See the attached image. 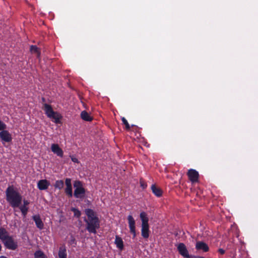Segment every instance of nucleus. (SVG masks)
<instances>
[{
  "instance_id": "nucleus-16",
  "label": "nucleus",
  "mask_w": 258,
  "mask_h": 258,
  "mask_svg": "<svg viewBox=\"0 0 258 258\" xmlns=\"http://www.w3.org/2000/svg\"><path fill=\"white\" fill-rule=\"evenodd\" d=\"M58 255L59 258L67 257V249L64 244H62L59 247Z\"/></svg>"
},
{
  "instance_id": "nucleus-30",
  "label": "nucleus",
  "mask_w": 258,
  "mask_h": 258,
  "mask_svg": "<svg viewBox=\"0 0 258 258\" xmlns=\"http://www.w3.org/2000/svg\"><path fill=\"white\" fill-rule=\"evenodd\" d=\"M69 243L71 245H76L77 242L75 238L73 236H71L70 240H69Z\"/></svg>"
},
{
  "instance_id": "nucleus-22",
  "label": "nucleus",
  "mask_w": 258,
  "mask_h": 258,
  "mask_svg": "<svg viewBox=\"0 0 258 258\" xmlns=\"http://www.w3.org/2000/svg\"><path fill=\"white\" fill-rule=\"evenodd\" d=\"M64 186V182L62 180H57L54 184V187L56 189H61Z\"/></svg>"
},
{
  "instance_id": "nucleus-26",
  "label": "nucleus",
  "mask_w": 258,
  "mask_h": 258,
  "mask_svg": "<svg viewBox=\"0 0 258 258\" xmlns=\"http://www.w3.org/2000/svg\"><path fill=\"white\" fill-rule=\"evenodd\" d=\"M121 120L122 121L123 124H124L125 126V129L126 130H129L131 127L125 118L124 117H121Z\"/></svg>"
},
{
  "instance_id": "nucleus-33",
  "label": "nucleus",
  "mask_w": 258,
  "mask_h": 258,
  "mask_svg": "<svg viewBox=\"0 0 258 258\" xmlns=\"http://www.w3.org/2000/svg\"><path fill=\"white\" fill-rule=\"evenodd\" d=\"M29 202L28 200H23V205L24 206H27L29 204Z\"/></svg>"
},
{
  "instance_id": "nucleus-28",
  "label": "nucleus",
  "mask_w": 258,
  "mask_h": 258,
  "mask_svg": "<svg viewBox=\"0 0 258 258\" xmlns=\"http://www.w3.org/2000/svg\"><path fill=\"white\" fill-rule=\"evenodd\" d=\"M7 125L0 120V132L6 129Z\"/></svg>"
},
{
  "instance_id": "nucleus-10",
  "label": "nucleus",
  "mask_w": 258,
  "mask_h": 258,
  "mask_svg": "<svg viewBox=\"0 0 258 258\" xmlns=\"http://www.w3.org/2000/svg\"><path fill=\"white\" fill-rule=\"evenodd\" d=\"M51 151L57 156L62 157L63 152L57 144H52L51 146Z\"/></svg>"
},
{
  "instance_id": "nucleus-31",
  "label": "nucleus",
  "mask_w": 258,
  "mask_h": 258,
  "mask_svg": "<svg viewBox=\"0 0 258 258\" xmlns=\"http://www.w3.org/2000/svg\"><path fill=\"white\" fill-rule=\"evenodd\" d=\"M71 160L74 163H79L78 159L74 156L71 157Z\"/></svg>"
},
{
  "instance_id": "nucleus-37",
  "label": "nucleus",
  "mask_w": 258,
  "mask_h": 258,
  "mask_svg": "<svg viewBox=\"0 0 258 258\" xmlns=\"http://www.w3.org/2000/svg\"><path fill=\"white\" fill-rule=\"evenodd\" d=\"M2 245H1V244H0V251H1V250H2Z\"/></svg>"
},
{
  "instance_id": "nucleus-24",
  "label": "nucleus",
  "mask_w": 258,
  "mask_h": 258,
  "mask_svg": "<svg viewBox=\"0 0 258 258\" xmlns=\"http://www.w3.org/2000/svg\"><path fill=\"white\" fill-rule=\"evenodd\" d=\"M30 50L32 53H36L38 55H39L40 54L39 48L36 45H31L30 46Z\"/></svg>"
},
{
  "instance_id": "nucleus-5",
  "label": "nucleus",
  "mask_w": 258,
  "mask_h": 258,
  "mask_svg": "<svg viewBox=\"0 0 258 258\" xmlns=\"http://www.w3.org/2000/svg\"><path fill=\"white\" fill-rule=\"evenodd\" d=\"M0 139L3 145L5 143H10L12 141L11 134L6 129L0 132Z\"/></svg>"
},
{
  "instance_id": "nucleus-11",
  "label": "nucleus",
  "mask_w": 258,
  "mask_h": 258,
  "mask_svg": "<svg viewBox=\"0 0 258 258\" xmlns=\"http://www.w3.org/2000/svg\"><path fill=\"white\" fill-rule=\"evenodd\" d=\"M85 189L83 187H77L75 189L74 196L76 198L82 199L85 196Z\"/></svg>"
},
{
  "instance_id": "nucleus-17",
  "label": "nucleus",
  "mask_w": 258,
  "mask_h": 258,
  "mask_svg": "<svg viewBox=\"0 0 258 258\" xmlns=\"http://www.w3.org/2000/svg\"><path fill=\"white\" fill-rule=\"evenodd\" d=\"M114 243L119 249L120 250H123L124 247L123 242L122 238L118 235H116Z\"/></svg>"
},
{
  "instance_id": "nucleus-12",
  "label": "nucleus",
  "mask_w": 258,
  "mask_h": 258,
  "mask_svg": "<svg viewBox=\"0 0 258 258\" xmlns=\"http://www.w3.org/2000/svg\"><path fill=\"white\" fill-rule=\"evenodd\" d=\"M42 109L48 118L50 117V116L54 113V111H53L52 106L47 103H43Z\"/></svg>"
},
{
  "instance_id": "nucleus-18",
  "label": "nucleus",
  "mask_w": 258,
  "mask_h": 258,
  "mask_svg": "<svg viewBox=\"0 0 258 258\" xmlns=\"http://www.w3.org/2000/svg\"><path fill=\"white\" fill-rule=\"evenodd\" d=\"M151 189L153 193L157 197H160L162 196L163 194L162 189L157 187L155 184L152 185Z\"/></svg>"
},
{
  "instance_id": "nucleus-2",
  "label": "nucleus",
  "mask_w": 258,
  "mask_h": 258,
  "mask_svg": "<svg viewBox=\"0 0 258 258\" xmlns=\"http://www.w3.org/2000/svg\"><path fill=\"white\" fill-rule=\"evenodd\" d=\"M85 214L87 216V219H85L84 221L86 223V229L90 233L96 234L97 230L100 227V220L96 212L91 209H86L85 210Z\"/></svg>"
},
{
  "instance_id": "nucleus-25",
  "label": "nucleus",
  "mask_w": 258,
  "mask_h": 258,
  "mask_svg": "<svg viewBox=\"0 0 258 258\" xmlns=\"http://www.w3.org/2000/svg\"><path fill=\"white\" fill-rule=\"evenodd\" d=\"M71 211L74 213V216L77 218H80L81 215V212L78 209L75 208H72Z\"/></svg>"
},
{
  "instance_id": "nucleus-20",
  "label": "nucleus",
  "mask_w": 258,
  "mask_h": 258,
  "mask_svg": "<svg viewBox=\"0 0 258 258\" xmlns=\"http://www.w3.org/2000/svg\"><path fill=\"white\" fill-rule=\"evenodd\" d=\"M62 118L61 115L58 113L57 112L54 111V113L52 115V116L49 117V118L54 119V122L55 123H60V120Z\"/></svg>"
},
{
  "instance_id": "nucleus-35",
  "label": "nucleus",
  "mask_w": 258,
  "mask_h": 258,
  "mask_svg": "<svg viewBox=\"0 0 258 258\" xmlns=\"http://www.w3.org/2000/svg\"><path fill=\"white\" fill-rule=\"evenodd\" d=\"M41 100H42V103H45V99L44 97H42V99H41Z\"/></svg>"
},
{
  "instance_id": "nucleus-15",
  "label": "nucleus",
  "mask_w": 258,
  "mask_h": 258,
  "mask_svg": "<svg viewBox=\"0 0 258 258\" xmlns=\"http://www.w3.org/2000/svg\"><path fill=\"white\" fill-rule=\"evenodd\" d=\"M32 219L34 221L36 227L40 230H42L44 227V224L40 216L39 215H34L32 217Z\"/></svg>"
},
{
  "instance_id": "nucleus-6",
  "label": "nucleus",
  "mask_w": 258,
  "mask_h": 258,
  "mask_svg": "<svg viewBox=\"0 0 258 258\" xmlns=\"http://www.w3.org/2000/svg\"><path fill=\"white\" fill-rule=\"evenodd\" d=\"M130 228V232L133 235V238L136 236V222L133 217L130 215L127 218Z\"/></svg>"
},
{
  "instance_id": "nucleus-13",
  "label": "nucleus",
  "mask_w": 258,
  "mask_h": 258,
  "mask_svg": "<svg viewBox=\"0 0 258 258\" xmlns=\"http://www.w3.org/2000/svg\"><path fill=\"white\" fill-rule=\"evenodd\" d=\"M196 249L197 250H202L204 252H208L209 250V247L208 244L201 241L197 242L196 244Z\"/></svg>"
},
{
  "instance_id": "nucleus-34",
  "label": "nucleus",
  "mask_w": 258,
  "mask_h": 258,
  "mask_svg": "<svg viewBox=\"0 0 258 258\" xmlns=\"http://www.w3.org/2000/svg\"><path fill=\"white\" fill-rule=\"evenodd\" d=\"M190 258H205L203 256L191 255Z\"/></svg>"
},
{
  "instance_id": "nucleus-3",
  "label": "nucleus",
  "mask_w": 258,
  "mask_h": 258,
  "mask_svg": "<svg viewBox=\"0 0 258 258\" xmlns=\"http://www.w3.org/2000/svg\"><path fill=\"white\" fill-rule=\"evenodd\" d=\"M140 218L142 221L141 235L144 239H148L150 235L149 218L145 212L140 214Z\"/></svg>"
},
{
  "instance_id": "nucleus-27",
  "label": "nucleus",
  "mask_w": 258,
  "mask_h": 258,
  "mask_svg": "<svg viewBox=\"0 0 258 258\" xmlns=\"http://www.w3.org/2000/svg\"><path fill=\"white\" fill-rule=\"evenodd\" d=\"M74 186L75 188L80 187H83L82 182L80 180H76L74 183Z\"/></svg>"
},
{
  "instance_id": "nucleus-4",
  "label": "nucleus",
  "mask_w": 258,
  "mask_h": 258,
  "mask_svg": "<svg viewBox=\"0 0 258 258\" xmlns=\"http://www.w3.org/2000/svg\"><path fill=\"white\" fill-rule=\"evenodd\" d=\"M5 246L8 249L15 250L18 248V243L12 236H10L3 242Z\"/></svg>"
},
{
  "instance_id": "nucleus-1",
  "label": "nucleus",
  "mask_w": 258,
  "mask_h": 258,
  "mask_svg": "<svg viewBox=\"0 0 258 258\" xmlns=\"http://www.w3.org/2000/svg\"><path fill=\"white\" fill-rule=\"evenodd\" d=\"M6 200L12 207L18 208L22 212L24 217H25L28 211V207L26 206H20L22 201V197L20 194L16 190L13 185L9 186L6 190Z\"/></svg>"
},
{
  "instance_id": "nucleus-23",
  "label": "nucleus",
  "mask_w": 258,
  "mask_h": 258,
  "mask_svg": "<svg viewBox=\"0 0 258 258\" xmlns=\"http://www.w3.org/2000/svg\"><path fill=\"white\" fill-rule=\"evenodd\" d=\"M34 258H47L44 252L40 250H36L34 254Z\"/></svg>"
},
{
  "instance_id": "nucleus-7",
  "label": "nucleus",
  "mask_w": 258,
  "mask_h": 258,
  "mask_svg": "<svg viewBox=\"0 0 258 258\" xmlns=\"http://www.w3.org/2000/svg\"><path fill=\"white\" fill-rule=\"evenodd\" d=\"M179 254L184 257L190 258L191 255H189L185 245L183 243H180L177 247Z\"/></svg>"
},
{
  "instance_id": "nucleus-8",
  "label": "nucleus",
  "mask_w": 258,
  "mask_h": 258,
  "mask_svg": "<svg viewBox=\"0 0 258 258\" xmlns=\"http://www.w3.org/2000/svg\"><path fill=\"white\" fill-rule=\"evenodd\" d=\"M187 175L189 179L192 183H195L198 181L199 174L195 169H189L187 173Z\"/></svg>"
},
{
  "instance_id": "nucleus-19",
  "label": "nucleus",
  "mask_w": 258,
  "mask_h": 258,
  "mask_svg": "<svg viewBox=\"0 0 258 258\" xmlns=\"http://www.w3.org/2000/svg\"><path fill=\"white\" fill-rule=\"evenodd\" d=\"M10 235L8 231L4 228H0V239L3 242Z\"/></svg>"
},
{
  "instance_id": "nucleus-21",
  "label": "nucleus",
  "mask_w": 258,
  "mask_h": 258,
  "mask_svg": "<svg viewBox=\"0 0 258 258\" xmlns=\"http://www.w3.org/2000/svg\"><path fill=\"white\" fill-rule=\"evenodd\" d=\"M81 117L83 120L87 121H90L93 119L92 117L90 115L88 112L85 110L82 111L81 113Z\"/></svg>"
},
{
  "instance_id": "nucleus-14",
  "label": "nucleus",
  "mask_w": 258,
  "mask_h": 258,
  "mask_svg": "<svg viewBox=\"0 0 258 258\" xmlns=\"http://www.w3.org/2000/svg\"><path fill=\"white\" fill-rule=\"evenodd\" d=\"M50 185L49 182L46 179H41L38 181L37 186L40 190H46Z\"/></svg>"
},
{
  "instance_id": "nucleus-29",
  "label": "nucleus",
  "mask_w": 258,
  "mask_h": 258,
  "mask_svg": "<svg viewBox=\"0 0 258 258\" xmlns=\"http://www.w3.org/2000/svg\"><path fill=\"white\" fill-rule=\"evenodd\" d=\"M140 186L143 189H145L147 187V183L142 179L140 181Z\"/></svg>"
},
{
  "instance_id": "nucleus-36",
  "label": "nucleus",
  "mask_w": 258,
  "mask_h": 258,
  "mask_svg": "<svg viewBox=\"0 0 258 258\" xmlns=\"http://www.w3.org/2000/svg\"><path fill=\"white\" fill-rule=\"evenodd\" d=\"M0 258H8V257L2 255V256H0Z\"/></svg>"
},
{
  "instance_id": "nucleus-9",
  "label": "nucleus",
  "mask_w": 258,
  "mask_h": 258,
  "mask_svg": "<svg viewBox=\"0 0 258 258\" xmlns=\"http://www.w3.org/2000/svg\"><path fill=\"white\" fill-rule=\"evenodd\" d=\"M72 180L70 178H67L65 179V184L66 188L64 189V192L69 198L73 197V190H72Z\"/></svg>"
},
{
  "instance_id": "nucleus-32",
  "label": "nucleus",
  "mask_w": 258,
  "mask_h": 258,
  "mask_svg": "<svg viewBox=\"0 0 258 258\" xmlns=\"http://www.w3.org/2000/svg\"><path fill=\"white\" fill-rule=\"evenodd\" d=\"M218 252L221 254H224L225 252V251L224 249H222V248H219L218 249Z\"/></svg>"
}]
</instances>
